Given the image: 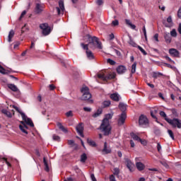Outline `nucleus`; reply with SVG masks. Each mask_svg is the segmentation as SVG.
Masks as SVG:
<instances>
[{
	"mask_svg": "<svg viewBox=\"0 0 181 181\" xmlns=\"http://www.w3.org/2000/svg\"><path fill=\"white\" fill-rule=\"evenodd\" d=\"M90 177L92 181H97V179H95V176L94 175V174H91Z\"/></svg>",
	"mask_w": 181,
	"mask_h": 181,
	"instance_id": "338daca9",
	"label": "nucleus"
},
{
	"mask_svg": "<svg viewBox=\"0 0 181 181\" xmlns=\"http://www.w3.org/2000/svg\"><path fill=\"white\" fill-rule=\"evenodd\" d=\"M76 132L81 136V138H84V127L83 126V123H79L76 127Z\"/></svg>",
	"mask_w": 181,
	"mask_h": 181,
	"instance_id": "9d476101",
	"label": "nucleus"
},
{
	"mask_svg": "<svg viewBox=\"0 0 181 181\" xmlns=\"http://www.w3.org/2000/svg\"><path fill=\"white\" fill-rule=\"evenodd\" d=\"M1 112L8 118H12V113H11V112L8 111L6 109L1 110Z\"/></svg>",
	"mask_w": 181,
	"mask_h": 181,
	"instance_id": "393cba45",
	"label": "nucleus"
},
{
	"mask_svg": "<svg viewBox=\"0 0 181 181\" xmlns=\"http://www.w3.org/2000/svg\"><path fill=\"white\" fill-rule=\"evenodd\" d=\"M173 37H176V36H177V33L176 32L175 29H173L171 32H170V35Z\"/></svg>",
	"mask_w": 181,
	"mask_h": 181,
	"instance_id": "a19ab883",
	"label": "nucleus"
},
{
	"mask_svg": "<svg viewBox=\"0 0 181 181\" xmlns=\"http://www.w3.org/2000/svg\"><path fill=\"white\" fill-rule=\"evenodd\" d=\"M163 25L165 26V28H171L172 26V24L168 23H163Z\"/></svg>",
	"mask_w": 181,
	"mask_h": 181,
	"instance_id": "0e129e2a",
	"label": "nucleus"
},
{
	"mask_svg": "<svg viewBox=\"0 0 181 181\" xmlns=\"http://www.w3.org/2000/svg\"><path fill=\"white\" fill-rule=\"evenodd\" d=\"M111 148L108 147V144H107V142H105L103 148L102 150L103 155H108V153H111Z\"/></svg>",
	"mask_w": 181,
	"mask_h": 181,
	"instance_id": "f8f14e48",
	"label": "nucleus"
},
{
	"mask_svg": "<svg viewBox=\"0 0 181 181\" xmlns=\"http://www.w3.org/2000/svg\"><path fill=\"white\" fill-rule=\"evenodd\" d=\"M160 76H163V74L160 73V72H153V78H158V77H160Z\"/></svg>",
	"mask_w": 181,
	"mask_h": 181,
	"instance_id": "7c9ffc66",
	"label": "nucleus"
},
{
	"mask_svg": "<svg viewBox=\"0 0 181 181\" xmlns=\"http://www.w3.org/2000/svg\"><path fill=\"white\" fill-rule=\"evenodd\" d=\"M110 181H117V180H115V176H114V175H112L110 176Z\"/></svg>",
	"mask_w": 181,
	"mask_h": 181,
	"instance_id": "e2e57ef3",
	"label": "nucleus"
},
{
	"mask_svg": "<svg viewBox=\"0 0 181 181\" xmlns=\"http://www.w3.org/2000/svg\"><path fill=\"white\" fill-rule=\"evenodd\" d=\"M19 128H20L21 131H22V132H23L24 134H26V135H28V131L26 129H28L29 127H28L26 124H24L23 126L22 124H20Z\"/></svg>",
	"mask_w": 181,
	"mask_h": 181,
	"instance_id": "4be33fe9",
	"label": "nucleus"
},
{
	"mask_svg": "<svg viewBox=\"0 0 181 181\" xmlns=\"http://www.w3.org/2000/svg\"><path fill=\"white\" fill-rule=\"evenodd\" d=\"M13 36H15V31H13V30H11V31L9 32V34H8V41L12 42V37H13Z\"/></svg>",
	"mask_w": 181,
	"mask_h": 181,
	"instance_id": "cd10ccee",
	"label": "nucleus"
},
{
	"mask_svg": "<svg viewBox=\"0 0 181 181\" xmlns=\"http://www.w3.org/2000/svg\"><path fill=\"white\" fill-rule=\"evenodd\" d=\"M52 139L54 141H57V142H60V136H59L58 135L54 134L52 136Z\"/></svg>",
	"mask_w": 181,
	"mask_h": 181,
	"instance_id": "79ce46f5",
	"label": "nucleus"
},
{
	"mask_svg": "<svg viewBox=\"0 0 181 181\" xmlns=\"http://www.w3.org/2000/svg\"><path fill=\"white\" fill-rule=\"evenodd\" d=\"M87 144L89 146H92V148H95L97 146V143L90 138L87 139Z\"/></svg>",
	"mask_w": 181,
	"mask_h": 181,
	"instance_id": "a211bd4d",
	"label": "nucleus"
},
{
	"mask_svg": "<svg viewBox=\"0 0 181 181\" xmlns=\"http://www.w3.org/2000/svg\"><path fill=\"white\" fill-rule=\"evenodd\" d=\"M40 29H41L43 36H49V34L52 33V28L49 26L47 23L40 24Z\"/></svg>",
	"mask_w": 181,
	"mask_h": 181,
	"instance_id": "20e7f679",
	"label": "nucleus"
},
{
	"mask_svg": "<svg viewBox=\"0 0 181 181\" xmlns=\"http://www.w3.org/2000/svg\"><path fill=\"white\" fill-rule=\"evenodd\" d=\"M68 145H74V140H68Z\"/></svg>",
	"mask_w": 181,
	"mask_h": 181,
	"instance_id": "69168bd1",
	"label": "nucleus"
},
{
	"mask_svg": "<svg viewBox=\"0 0 181 181\" xmlns=\"http://www.w3.org/2000/svg\"><path fill=\"white\" fill-rule=\"evenodd\" d=\"M101 114H103V110L99 109L97 110V112L93 114V117L94 118H97V117H100V115H101Z\"/></svg>",
	"mask_w": 181,
	"mask_h": 181,
	"instance_id": "473e14b6",
	"label": "nucleus"
},
{
	"mask_svg": "<svg viewBox=\"0 0 181 181\" xmlns=\"http://www.w3.org/2000/svg\"><path fill=\"white\" fill-rule=\"evenodd\" d=\"M22 119H23V121H24L25 122V124H27V125H29L32 128H33V127H35V124H33L32 119L28 117V116L26 115H25V117L22 118Z\"/></svg>",
	"mask_w": 181,
	"mask_h": 181,
	"instance_id": "ddd939ff",
	"label": "nucleus"
},
{
	"mask_svg": "<svg viewBox=\"0 0 181 181\" xmlns=\"http://www.w3.org/2000/svg\"><path fill=\"white\" fill-rule=\"evenodd\" d=\"M81 92L83 94L81 97V100H83V101H87L90 100V98H91V93H90L88 87L87 86L83 87L81 89Z\"/></svg>",
	"mask_w": 181,
	"mask_h": 181,
	"instance_id": "39448f33",
	"label": "nucleus"
},
{
	"mask_svg": "<svg viewBox=\"0 0 181 181\" xmlns=\"http://www.w3.org/2000/svg\"><path fill=\"white\" fill-rule=\"evenodd\" d=\"M177 16H178L179 19H181V6L177 11Z\"/></svg>",
	"mask_w": 181,
	"mask_h": 181,
	"instance_id": "052dcab7",
	"label": "nucleus"
},
{
	"mask_svg": "<svg viewBox=\"0 0 181 181\" xmlns=\"http://www.w3.org/2000/svg\"><path fill=\"white\" fill-rule=\"evenodd\" d=\"M163 64L165 66V67H168V69H173V66H172L170 64L163 62Z\"/></svg>",
	"mask_w": 181,
	"mask_h": 181,
	"instance_id": "8fccbe9b",
	"label": "nucleus"
},
{
	"mask_svg": "<svg viewBox=\"0 0 181 181\" xmlns=\"http://www.w3.org/2000/svg\"><path fill=\"white\" fill-rule=\"evenodd\" d=\"M111 105V101L110 100H104L101 104L102 108H108Z\"/></svg>",
	"mask_w": 181,
	"mask_h": 181,
	"instance_id": "aec40b11",
	"label": "nucleus"
},
{
	"mask_svg": "<svg viewBox=\"0 0 181 181\" xmlns=\"http://www.w3.org/2000/svg\"><path fill=\"white\" fill-rule=\"evenodd\" d=\"M113 175H115V176H117V177H118L119 175V168H114Z\"/></svg>",
	"mask_w": 181,
	"mask_h": 181,
	"instance_id": "58836bf2",
	"label": "nucleus"
},
{
	"mask_svg": "<svg viewBox=\"0 0 181 181\" xmlns=\"http://www.w3.org/2000/svg\"><path fill=\"white\" fill-rule=\"evenodd\" d=\"M113 114L108 113L105 115V118L102 121V124H100V129L101 132H103L105 136H108L110 134H111V125H110V119L112 118Z\"/></svg>",
	"mask_w": 181,
	"mask_h": 181,
	"instance_id": "f257e3e1",
	"label": "nucleus"
},
{
	"mask_svg": "<svg viewBox=\"0 0 181 181\" xmlns=\"http://www.w3.org/2000/svg\"><path fill=\"white\" fill-rule=\"evenodd\" d=\"M110 98L112 100V101L118 103V101H119V95L118 93H112L110 95Z\"/></svg>",
	"mask_w": 181,
	"mask_h": 181,
	"instance_id": "2eb2a0df",
	"label": "nucleus"
},
{
	"mask_svg": "<svg viewBox=\"0 0 181 181\" xmlns=\"http://www.w3.org/2000/svg\"><path fill=\"white\" fill-rule=\"evenodd\" d=\"M49 88L51 91H53V90H54L56 88V86L54 84H50L49 86Z\"/></svg>",
	"mask_w": 181,
	"mask_h": 181,
	"instance_id": "864d4df0",
	"label": "nucleus"
},
{
	"mask_svg": "<svg viewBox=\"0 0 181 181\" xmlns=\"http://www.w3.org/2000/svg\"><path fill=\"white\" fill-rule=\"evenodd\" d=\"M59 8L61 9L62 13L64 12V2L62 0L59 1Z\"/></svg>",
	"mask_w": 181,
	"mask_h": 181,
	"instance_id": "c85d7f7f",
	"label": "nucleus"
},
{
	"mask_svg": "<svg viewBox=\"0 0 181 181\" xmlns=\"http://www.w3.org/2000/svg\"><path fill=\"white\" fill-rule=\"evenodd\" d=\"M86 160H87V154H86V153H83L81 156V162H82L83 163H84Z\"/></svg>",
	"mask_w": 181,
	"mask_h": 181,
	"instance_id": "72a5a7b5",
	"label": "nucleus"
},
{
	"mask_svg": "<svg viewBox=\"0 0 181 181\" xmlns=\"http://www.w3.org/2000/svg\"><path fill=\"white\" fill-rule=\"evenodd\" d=\"M13 108H14V110H16V111H17V112H18V114H21L22 118H25V113L21 112V110L19 109V107H18L17 106L13 105Z\"/></svg>",
	"mask_w": 181,
	"mask_h": 181,
	"instance_id": "bb28decb",
	"label": "nucleus"
},
{
	"mask_svg": "<svg viewBox=\"0 0 181 181\" xmlns=\"http://www.w3.org/2000/svg\"><path fill=\"white\" fill-rule=\"evenodd\" d=\"M118 74H124L127 71V68L124 66L120 65L117 68Z\"/></svg>",
	"mask_w": 181,
	"mask_h": 181,
	"instance_id": "dca6fc26",
	"label": "nucleus"
},
{
	"mask_svg": "<svg viewBox=\"0 0 181 181\" xmlns=\"http://www.w3.org/2000/svg\"><path fill=\"white\" fill-rule=\"evenodd\" d=\"M142 30H143V33L144 35V37H145L146 40H148V37L146 36V28H145V25L143 26Z\"/></svg>",
	"mask_w": 181,
	"mask_h": 181,
	"instance_id": "a18cd8bd",
	"label": "nucleus"
},
{
	"mask_svg": "<svg viewBox=\"0 0 181 181\" xmlns=\"http://www.w3.org/2000/svg\"><path fill=\"white\" fill-rule=\"evenodd\" d=\"M27 12H28V11H26V10H24V11L21 13V16H20V17H19V18H18V21H22V18L25 16V15H26Z\"/></svg>",
	"mask_w": 181,
	"mask_h": 181,
	"instance_id": "37998d69",
	"label": "nucleus"
},
{
	"mask_svg": "<svg viewBox=\"0 0 181 181\" xmlns=\"http://www.w3.org/2000/svg\"><path fill=\"white\" fill-rule=\"evenodd\" d=\"M97 76L103 81H108V80H114L115 78V74L114 73L105 75L103 71L98 73Z\"/></svg>",
	"mask_w": 181,
	"mask_h": 181,
	"instance_id": "7ed1b4c3",
	"label": "nucleus"
},
{
	"mask_svg": "<svg viewBox=\"0 0 181 181\" xmlns=\"http://www.w3.org/2000/svg\"><path fill=\"white\" fill-rule=\"evenodd\" d=\"M115 37V36L114 35V33H111L109 35L110 40H112Z\"/></svg>",
	"mask_w": 181,
	"mask_h": 181,
	"instance_id": "680f3d73",
	"label": "nucleus"
},
{
	"mask_svg": "<svg viewBox=\"0 0 181 181\" xmlns=\"http://www.w3.org/2000/svg\"><path fill=\"white\" fill-rule=\"evenodd\" d=\"M153 37H154V39H155V40H156V42H159V39H158V37H159V34H158V33L155 34Z\"/></svg>",
	"mask_w": 181,
	"mask_h": 181,
	"instance_id": "6e6d98bb",
	"label": "nucleus"
},
{
	"mask_svg": "<svg viewBox=\"0 0 181 181\" xmlns=\"http://www.w3.org/2000/svg\"><path fill=\"white\" fill-rule=\"evenodd\" d=\"M168 52L170 56H173V57H179L180 54V53L177 51V49L175 48L170 49Z\"/></svg>",
	"mask_w": 181,
	"mask_h": 181,
	"instance_id": "4468645a",
	"label": "nucleus"
},
{
	"mask_svg": "<svg viewBox=\"0 0 181 181\" xmlns=\"http://www.w3.org/2000/svg\"><path fill=\"white\" fill-rule=\"evenodd\" d=\"M164 39L166 43H170L172 42V37L169 33H164Z\"/></svg>",
	"mask_w": 181,
	"mask_h": 181,
	"instance_id": "f3484780",
	"label": "nucleus"
},
{
	"mask_svg": "<svg viewBox=\"0 0 181 181\" xmlns=\"http://www.w3.org/2000/svg\"><path fill=\"white\" fill-rule=\"evenodd\" d=\"M44 9H45V5L40 4H36L35 8V13L39 15V13H42L43 12Z\"/></svg>",
	"mask_w": 181,
	"mask_h": 181,
	"instance_id": "9b49d317",
	"label": "nucleus"
},
{
	"mask_svg": "<svg viewBox=\"0 0 181 181\" xmlns=\"http://www.w3.org/2000/svg\"><path fill=\"white\" fill-rule=\"evenodd\" d=\"M125 119H127V112H122L117 119L118 127H122L125 124Z\"/></svg>",
	"mask_w": 181,
	"mask_h": 181,
	"instance_id": "1a4fd4ad",
	"label": "nucleus"
},
{
	"mask_svg": "<svg viewBox=\"0 0 181 181\" xmlns=\"http://www.w3.org/2000/svg\"><path fill=\"white\" fill-rule=\"evenodd\" d=\"M136 71V62H134V64L132 65L131 73L132 74H135Z\"/></svg>",
	"mask_w": 181,
	"mask_h": 181,
	"instance_id": "2f4dec72",
	"label": "nucleus"
},
{
	"mask_svg": "<svg viewBox=\"0 0 181 181\" xmlns=\"http://www.w3.org/2000/svg\"><path fill=\"white\" fill-rule=\"evenodd\" d=\"M107 63H109V64H111V66L115 65V61H114L111 59H107Z\"/></svg>",
	"mask_w": 181,
	"mask_h": 181,
	"instance_id": "49530a36",
	"label": "nucleus"
},
{
	"mask_svg": "<svg viewBox=\"0 0 181 181\" xmlns=\"http://www.w3.org/2000/svg\"><path fill=\"white\" fill-rule=\"evenodd\" d=\"M7 86L8 87V88H10V90H11V91L16 92L18 90V87H16L15 84L9 83L7 85Z\"/></svg>",
	"mask_w": 181,
	"mask_h": 181,
	"instance_id": "a878e982",
	"label": "nucleus"
},
{
	"mask_svg": "<svg viewBox=\"0 0 181 181\" xmlns=\"http://www.w3.org/2000/svg\"><path fill=\"white\" fill-rule=\"evenodd\" d=\"M66 116L69 118L73 117V111L70 110L66 113Z\"/></svg>",
	"mask_w": 181,
	"mask_h": 181,
	"instance_id": "3c124183",
	"label": "nucleus"
},
{
	"mask_svg": "<svg viewBox=\"0 0 181 181\" xmlns=\"http://www.w3.org/2000/svg\"><path fill=\"white\" fill-rule=\"evenodd\" d=\"M139 142H141V144L142 145H146V140H142V139H140L139 140Z\"/></svg>",
	"mask_w": 181,
	"mask_h": 181,
	"instance_id": "4d7b16f0",
	"label": "nucleus"
},
{
	"mask_svg": "<svg viewBox=\"0 0 181 181\" xmlns=\"http://www.w3.org/2000/svg\"><path fill=\"white\" fill-rule=\"evenodd\" d=\"M56 10H57V12L58 15L62 14V8H60L59 7H56Z\"/></svg>",
	"mask_w": 181,
	"mask_h": 181,
	"instance_id": "13d9d810",
	"label": "nucleus"
},
{
	"mask_svg": "<svg viewBox=\"0 0 181 181\" xmlns=\"http://www.w3.org/2000/svg\"><path fill=\"white\" fill-rule=\"evenodd\" d=\"M160 117L164 118V119L165 121H166V119H169V118H168V115H166V113L164 111H160Z\"/></svg>",
	"mask_w": 181,
	"mask_h": 181,
	"instance_id": "c9c22d12",
	"label": "nucleus"
},
{
	"mask_svg": "<svg viewBox=\"0 0 181 181\" xmlns=\"http://www.w3.org/2000/svg\"><path fill=\"white\" fill-rule=\"evenodd\" d=\"M96 4L98 6H101L104 4V1L103 0H96Z\"/></svg>",
	"mask_w": 181,
	"mask_h": 181,
	"instance_id": "603ef678",
	"label": "nucleus"
},
{
	"mask_svg": "<svg viewBox=\"0 0 181 181\" xmlns=\"http://www.w3.org/2000/svg\"><path fill=\"white\" fill-rule=\"evenodd\" d=\"M139 124L143 128H147L149 127V120L146 116L141 115L139 118Z\"/></svg>",
	"mask_w": 181,
	"mask_h": 181,
	"instance_id": "0eeeda50",
	"label": "nucleus"
},
{
	"mask_svg": "<svg viewBox=\"0 0 181 181\" xmlns=\"http://www.w3.org/2000/svg\"><path fill=\"white\" fill-rule=\"evenodd\" d=\"M119 108L122 111V112H125V111H127V105L124 103H119Z\"/></svg>",
	"mask_w": 181,
	"mask_h": 181,
	"instance_id": "412c9836",
	"label": "nucleus"
},
{
	"mask_svg": "<svg viewBox=\"0 0 181 181\" xmlns=\"http://www.w3.org/2000/svg\"><path fill=\"white\" fill-rule=\"evenodd\" d=\"M57 126L58 127V128L59 129H61V131H62V132H64L65 134H66L67 132V129H66L65 127H64L63 124H62L61 122H57Z\"/></svg>",
	"mask_w": 181,
	"mask_h": 181,
	"instance_id": "b1692460",
	"label": "nucleus"
},
{
	"mask_svg": "<svg viewBox=\"0 0 181 181\" xmlns=\"http://www.w3.org/2000/svg\"><path fill=\"white\" fill-rule=\"evenodd\" d=\"M168 135L171 137V139L175 141V134H173V132L170 129L168 130Z\"/></svg>",
	"mask_w": 181,
	"mask_h": 181,
	"instance_id": "ea45409f",
	"label": "nucleus"
},
{
	"mask_svg": "<svg viewBox=\"0 0 181 181\" xmlns=\"http://www.w3.org/2000/svg\"><path fill=\"white\" fill-rule=\"evenodd\" d=\"M35 42L33 41H31V45H30V49H35Z\"/></svg>",
	"mask_w": 181,
	"mask_h": 181,
	"instance_id": "774afa93",
	"label": "nucleus"
},
{
	"mask_svg": "<svg viewBox=\"0 0 181 181\" xmlns=\"http://www.w3.org/2000/svg\"><path fill=\"white\" fill-rule=\"evenodd\" d=\"M137 48L139 49V50H140V52H141V53L144 54V56H146V54H148V52H146V51H145V49H144V48H142V47L138 45Z\"/></svg>",
	"mask_w": 181,
	"mask_h": 181,
	"instance_id": "f704fd0d",
	"label": "nucleus"
},
{
	"mask_svg": "<svg viewBox=\"0 0 181 181\" xmlns=\"http://www.w3.org/2000/svg\"><path fill=\"white\" fill-rule=\"evenodd\" d=\"M163 58L165 59V60H167L170 63H172L173 64H175V61L172 60V59L170 57H169V56L165 55V56L163 57Z\"/></svg>",
	"mask_w": 181,
	"mask_h": 181,
	"instance_id": "4c0bfd02",
	"label": "nucleus"
},
{
	"mask_svg": "<svg viewBox=\"0 0 181 181\" xmlns=\"http://www.w3.org/2000/svg\"><path fill=\"white\" fill-rule=\"evenodd\" d=\"M130 136L134 140V141H139V139H141V138H139V136H138V135H136L135 133L132 132L130 134Z\"/></svg>",
	"mask_w": 181,
	"mask_h": 181,
	"instance_id": "c756f323",
	"label": "nucleus"
},
{
	"mask_svg": "<svg viewBox=\"0 0 181 181\" xmlns=\"http://www.w3.org/2000/svg\"><path fill=\"white\" fill-rule=\"evenodd\" d=\"M81 46L83 47V50H86V57L89 60H94V54L91 50L88 49V45H85L84 43H81Z\"/></svg>",
	"mask_w": 181,
	"mask_h": 181,
	"instance_id": "6e6552de",
	"label": "nucleus"
},
{
	"mask_svg": "<svg viewBox=\"0 0 181 181\" xmlns=\"http://www.w3.org/2000/svg\"><path fill=\"white\" fill-rule=\"evenodd\" d=\"M67 181H77V179L74 177V175H71L66 178Z\"/></svg>",
	"mask_w": 181,
	"mask_h": 181,
	"instance_id": "e433bc0d",
	"label": "nucleus"
},
{
	"mask_svg": "<svg viewBox=\"0 0 181 181\" xmlns=\"http://www.w3.org/2000/svg\"><path fill=\"white\" fill-rule=\"evenodd\" d=\"M167 22L168 23H170L171 25L173 23V21L172 20V16H168V18H167Z\"/></svg>",
	"mask_w": 181,
	"mask_h": 181,
	"instance_id": "de8ad7c7",
	"label": "nucleus"
},
{
	"mask_svg": "<svg viewBox=\"0 0 181 181\" xmlns=\"http://www.w3.org/2000/svg\"><path fill=\"white\" fill-rule=\"evenodd\" d=\"M88 46L90 49H95V47L98 49H103V44L100 41V39L95 36L91 37V35H88Z\"/></svg>",
	"mask_w": 181,
	"mask_h": 181,
	"instance_id": "f03ea898",
	"label": "nucleus"
},
{
	"mask_svg": "<svg viewBox=\"0 0 181 181\" xmlns=\"http://www.w3.org/2000/svg\"><path fill=\"white\" fill-rule=\"evenodd\" d=\"M127 168H129L130 172H132V169L134 168V163H132V161L131 160H127Z\"/></svg>",
	"mask_w": 181,
	"mask_h": 181,
	"instance_id": "5701e85b",
	"label": "nucleus"
},
{
	"mask_svg": "<svg viewBox=\"0 0 181 181\" xmlns=\"http://www.w3.org/2000/svg\"><path fill=\"white\" fill-rule=\"evenodd\" d=\"M2 160H4V161L6 163V164L9 168H11V166H12V165L11 164V163L8 162V158H2Z\"/></svg>",
	"mask_w": 181,
	"mask_h": 181,
	"instance_id": "c03bdc74",
	"label": "nucleus"
},
{
	"mask_svg": "<svg viewBox=\"0 0 181 181\" xmlns=\"http://www.w3.org/2000/svg\"><path fill=\"white\" fill-rule=\"evenodd\" d=\"M83 110L86 111V112H91V108L85 107H83Z\"/></svg>",
	"mask_w": 181,
	"mask_h": 181,
	"instance_id": "5fc2aeb1",
	"label": "nucleus"
},
{
	"mask_svg": "<svg viewBox=\"0 0 181 181\" xmlns=\"http://www.w3.org/2000/svg\"><path fill=\"white\" fill-rule=\"evenodd\" d=\"M166 122L170 124V125H172L173 128H179V129L181 128V121L177 118H174L173 119H166Z\"/></svg>",
	"mask_w": 181,
	"mask_h": 181,
	"instance_id": "423d86ee",
	"label": "nucleus"
},
{
	"mask_svg": "<svg viewBox=\"0 0 181 181\" xmlns=\"http://www.w3.org/2000/svg\"><path fill=\"white\" fill-rule=\"evenodd\" d=\"M112 26H118L119 25V22L118 20H115L112 22Z\"/></svg>",
	"mask_w": 181,
	"mask_h": 181,
	"instance_id": "09e8293b",
	"label": "nucleus"
},
{
	"mask_svg": "<svg viewBox=\"0 0 181 181\" xmlns=\"http://www.w3.org/2000/svg\"><path fill=\"white\" fill-rule=\"evenodd\" d=\"M136 168H137L138 170L141 172L145 169V165L141 162H137L136 163Z\"/></svg>",
	"mask_w": 181,
	"mask_h": 181,
	"instance_id": "6ab92c4d",
	"label": "nucleus"
},
{
	"mask_svg": "<svg viewBox=\"0 0 181 181\" xmlns=\"http://www.w3.org/2000/svg\"><path fill=\"white\" fill-rule=\"evenodd\" d=\"M130 45H132V46H133V47H138V45L134 41H130Z\"/></svg>",
	"mask_w": 181,
	"mask_h": 181,
	"instance_id": "bf43d9fd",
	"label": "nucleus"
}]
</instances>
